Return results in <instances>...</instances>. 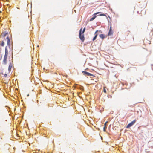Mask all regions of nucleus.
Masks as SVG:
<instances>
[{"instance_id": "1", "label": "nucleus", "mask_w": 153, "mask_h": 153, "mask_svg": "<svg viewBox=\"0 0 153 153\" xmlns=\"http://www.w3.org/2000/svg\"><path fill=\"white\" fill-rule=\"evenodd\" d=\"M85 28L82 31V28L80 30L79 33V37L80 39L83 41L85 39L84 35L83 34L85 32Z\"/></svg>"}, {"instance_id": "2", "label": "nucleus", "mask_w": 153, "mask_h": 153, "mask_svg": "<svg viewBox=\"0 0 153 153\" xmlns=\"http://www.w3.org/2000/svg\"><path fill=\"white\" fill-rule=\"evenodd\" d=\"M136 122L135 120H134L132 121L130 123H129V124H128L127 127L126 128H130V127H131L133 125H134V123H135Z\"/></svg>"}, {"instance_id": "3", "label": "nucleus", "mask_w": 153, "mask_h": 153, "mask_svg": "<svg viewBox=\"0 0 153 153\" xmlns=\"http://www.w3.org/2000/svg\"><path fill=\"white\" fill-rule=\"evenodd\" d=\"M100 13L99 12H97V13H94V17H92V18H91V19H90V21H92L96 17V15H97V14H98L99 13Z\"/></svg>"}, {"instance_id": "4", "label": "nucleus", "mask_w": 153, "mask_h": 153, "mask_svg": "<svg viewBox=\"0 0 153 153\" xmlns=\"http://www.w3.org/2000/svg\"><path fill=\"white\" fill-rule=\"evenodd\" d=\"M7 56H4V59L2 62L3 64L4 65L6 64L7 63Z\"/></svg>"}, {"instance_id": "5", "label": "nucleus", "mask_w": 153, "mask_h": 153, "mask_svg": "<svg viewBox=\"0 0 153 153\" xmlns=\"http://www.w3.org/2000/svg\"><path fill=\"white\" fill-rule=\"evenodd\" d=\"M98 30H97L95 32V36H94V38H93V41H94L95 39H96L97 38V32H98Z\"/></svg>"}, {"instance_id": "6", "label": "nucleus", "mask_w": 153, "mask_h": 153, "mask_svg": "<svg viewBox=\"0 0 153 153\" xmlns=\"http://www.w3.org/2000/svg\"><path fill=\"white\" fill-rule=\"evenodd\" d=\"M8 50H7V47H6L5 48V54L4 56H7H7L8 55Z\"/></svg>"}, {"instance_id": "7", "label": "nucleus", "mask_w": 153, "mask_h": 153, "mask_svg": "<svg viewBox=\"0 0 153 153\" xmlns=\"http://www.w3.org/2000/svg\"><path fill=\"white\" fill-rule=\"evenodd\" d=\"M99 36L100 38L103 39H104L105 37V36L104 35L102 34H100L99 35Z\"/></svg>"}, {"instance_id": "8", "label": "nucleus", "mask_w": 153, "mask_h": 153, "mask_svg": "<svg viewBox=\"0 0 153 153\" xmlns=\"http://www.w3.org/2000/svg\"><path fill=\"white\" fill-rule=\"evenodd\" d=\"M7 44L8 45L10 43V40L9 37H7Z\"/></svg>"}, {"instance_id": "9", "label": "nucleus", "mask_w": 153, "mask_h": 153, "mask_svg": "<svg viewBox=\"0 0 153 153\" xmlns=\"http://www.w3.org/2000/svg\"><path fill=\"white\" fill-rule=\"evenodd\" d=\"M83 73H84V74H85L87 75H88V76L91 75V74L90 73L86 72L83 71Z\"/></svg>"}, {"instance_id": "10", "label": "nucleus", "mask_w": 153, "mask_h": 153, "mask_svg": "<svg viewBox=\"0 0 153 153\" xmlns=\"http://www.w3.org/2000/svg\"><path fill=\"white\" fill-rule=\"evenodd\" d=\"M11 68H12V65H11L10 64V65H9V68H8V71H10L11 69Z\"/></svg>"}, {"instance_id": "11", "label": "nucleus", "mask_w": 153, "mask_h": 153, "mask_svg": "<svg viewBox=\"0 0 153 153\" xmlns=\"http://www.w3.org/2000/svg\"><path fill=\"white\" fill-rule=\"evenodd\" d=\"M111 27H110V31H109V33H108V35H110L111 34Z\"/></svg>"}, {"instance_id": "12", "label": "nucleus", "mask_w": 153, "mask_h": 153, "mask_svg": "<svg viewBox=\"0 0 153 153\" xmlns=\"http://www.w3.org/2000/svg\"><path fill=\"white\" fill-rule=\"evenodd\" d=\"M4 45V42L3 41L1 43V46H3Z\"/></svg>"}, {"instance_id": "13", "label": "nucleus", "mask_w": 153, "mask_h": 153, "mask_svg": "<svg viewBox=\"0 0 153 153\" xmlns=\"http://www.w3.org/2000/svg\"><path fill=\"white\" fill-rule=\"evenodd\" d=\"M99 16H106V15L104 14H100L99 15Z\"/></svg>"}, {"instance_id": "14", "label": "nucleus", "mask_w": 153, "mask_h": 153, "mask_svg": "<svg viewBox=\"0 0 153 153\" xmlns=\"http://www.w3.org/2000/svg\"><path fill=\"white\" fill-rule=\"evenodd\" d=\"M108 121H107L105 123V124H104V126H105V127H106V125H107V123H108Z\"/></svg>"}, {"instance_id": "15", "label": "nucleus", "mask_w": 153, "mask_h": 153, "mask_svg": "<svg viewBox=\"0 0 153 153\" xmlns=\"http://www.w3.org/2000/svg\"><path fill=\"white\" fill-rule=\"evenodd\" d=\"M105 128L106 127H105V126H104L103 128V130L104 131H105Z\"/></svg>"}, {"instance_id": "16", "label": "nucleus", "mask_w": 153, "mask_h": 153, "mask_svg": "<svg viewBox=\"0 0 153 153\" xmlns=\"http://www.w3.org/2000/svg\"><path fill=\"white\" fill-rule=\"evenodd\" d=\"M106 90H105V89L104 88V92L106 93Z\"/></svg>"}, {"instance_id": "17", "label": "nucleus", "mask_w": 153, "mask_h": 153, "mask_svg": "<svg viewBox=\"0 0 153 153\" xmlns=\"http://www.w3.org/2000/svg\"><path fill=\"white\" fill-rule=\"evenodd\" d=\"M5 35V34H4V33H2L1 34V35L2 36H3V35Z\"/></svg>"}, {"instance_id": "18", "label": "nucleus", "mask_w": 153, "mask_h": 153, "mask_svg": "<svg viewBox=\"0 0 153 153\" xmlns=\"http://www.w3.org/2000/svg\"><path fill=\"white\" fill-rule=\"evenodd\" d=\"M5 76H7V74H5Z\"/></svg>"}]
</instances>
